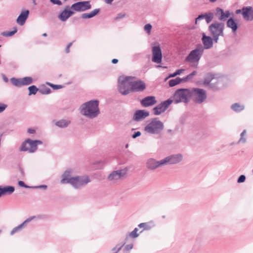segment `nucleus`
Here are the masks:
<instances>
[{
    "mask_svg": "<svg viewBox=\"0 0 253 253\" xmlns=\"http://www.w3.org/2000/svg\"><path fill=\"white\" fill-rule=\"evenodd\" d=\"M90 181L89 177L87 175L73 176L71 179L70 184L75 189H79L85 186Z\"/></svg>",
    "mask_w": 253,
    "mask_h": 253,
    "instance_id": "obj_9",
    "label": "nucleus"
},
{
    "mask_svg": "<svg viewBox=\"0 0 253 253\" xmlns=\"http://www.w3.org/2000/svg\"><path fill=\"white\" fill-rule=\"evenodd\" d=\"M190 97H192L194 102L201 104L207 99L206 91L202 88H192L190 89Z\"/></svg>",
    "mask_w": 253,
    "mask_h": 253,
    "instance_id": "obj_8",
    "label": "nucleus"
},
{
    "mask_svg": "<svg viewBox=\"0 0 253 253\" xmlns=\"http://www.w3.org/2000/svg\"><path fill=\"white\" fill-rule=\"evenodd\" d=\"M3 195L2 189L0 187V197Z\"/></svg>",
    "mask_w": 253,
    "mask_h": 253,
    "instance_id": "obj_64",
    "label": "nucleus"
},
{
    "mask_svg": "<svg viewBox=\"0 0 253 253\" xmlns=\"http://www.w3.org/2000/svg\"><path fill=\"white\" fill-rule=\"evenodd\" d=\"M18 185L20 187H25L26 188H30L33 187L29 186L25 184V183L23 181H19L18 182Z\"/></svg>",
    "mask_w": 253,
    "mask_h": 253,
    "instance_id": "obj_46",
    "label": "nucleus"
},
{
    "mask_svg": "<svg viewBox=\"0 0 253 253\" xmlns=\"http://www.w3.org/2000/svg\"><path fill=\"white\" fill-rule=\"evenodd\" d=\"M246 134V130H244L240 134V138L238 141V143H245L246 142L245 135Z\"/></svg>",
    "mask_w": 253,
    "mask_h": 253,
    "instance_id": "obj_39",
    "label": "nucleus"
},
{
    "mask_svg": "<svg viewBox=\"0 0 253 253\" xmlns=\"http://www.w3.org/2000/svg\"><path fill=\"white\" fill-rule=\"evenodd\" d=\"M132 76H121L118 79V89L120 92L126 95L131 92V80L134 79Z\"/></svg>",
    "mask_w": 253,
    "mask_h": 253,
    "instance_id": "obj_2",
    "label": "nucleus"
},
{
    "mask_svg": "<svg viewBox=\"0 0 253 253\" xmlns=\"http://www.w3.org/2000/svg\"><path fill=\"white\" fill-rule=\"evenodd\" d=\"M140 103L142 106L147 107L155 104L157 100L155 96H148L141 100Z\"/></svg>",
    "mask_w": 253,
    "mask_h": 253,
    "instance_id": "obj_22",
    "label": "nucleus"
},
{
    "mask_svg": "<svg viewBox=\"0 0 253 253\" xmlns=\"http://www.w3.org/2000/svg\"><path fill=\"white\" fill-rule=\"evenodd\" d=\"M98 105L99 101L97 100L84 103L81 107V113L90 119L94 118L100 113Z\"/></svg>",
    "mask_w": 253,
    "mask_h": 253,
    "instance_id": "obj_1",
    "label": "nucleus"
},
{
    "mask_svg": "<svg viewBox=\"0 0 253 253\" xmlns=\"http://www.w3.org/2000/svg\"><path fill=\"white\" fill-rule=\"evenodd\" d=\"M180 80L179 77H177L174 79H171L169 82V86L173 87L177 84H180Z\"/></svg>",
    "mask_w": 253,
    "mask_h": 253,
    "instance_id": "obj_34",
    "label": "nucleus"
},
{
    "mask_svg": "<svg viewBox=\"0 0 253 253\" xmlns=\"http://www.w3.org/2000/svg\"><path fill=\"white\" fill-rule=\"evenodd\" d=\"M70 123V121L62 119L56 122L55 125L59 127L64 128L67 127Z\"/></svg>",
    "mask_w": 253,
    "mask_h": 253,
    "instance_id": "obj_31",
    "label": "nucleus"
},
{
    "mask_svg": "<svg viewBox=\"0 0 253 253\" xmlns=\"http://www.w3.org/2000/svg\"><path fill=\"white\" fill-rule=\"evenodd\" d=\"M50 1L54 4H56L58 5H61L62 3L60 0H50Z\"/></svg>",
    "mask_w": 253,
    "mask_h": 253,
    "instance_id": "obj_50",
    "label": "nucleus"
},
{
    "mask_svg": "<svg viewBox=\"0 0 253 253\" xmlns=\"http://www.w3.org/2000/svg\"><path fill=\"white\" fill-rule=\"evenodd\" d=\"M231 109L236 112H240L245 109L244 105H241L238 103L233 104L231 106Z\"/></svg>",
    "mask_w": 253,
    "mask_h": 253,
    "instance_id": "obj_32",
    "label": "nucleus"
},
{
    "mask_svg": "<svg viewBox=\"0 0 253 253\" xmlns=\"http://www.w3.org/2000/svg\"><path fill=\"white\" fill-rule=\"evenodd\" d=\"M185 77L187 79L188 81L191 80L193 78V77L191 76V75L190 74H189L188 75L186 76Z\"/></svg>",
    "mask_w": 253,
    "mask_h": 253,
    "instance_id": "obj_59",
    "label": "nucleus"
},
{
    "mask_svg": "<svg viewBox=\"0 0 253 253\" xmlns=\"http://www.w3.org/2000/svg\"><path fill=\"white\" fill-rule=\"evenodd\" d=\"M204 51V48L201 44L196 46L195 49L190 51L185 58V61L190 63L198 62Z\"/></svg>",
    "mask_w": 253,
    "mask_h": 253,
    "instance_id": "obj_6",
    "label": "nucleus"
},
{
    "mask_svg": "<svg viewBox=\"0 0 253 253\" xmlns=\"http://www.w3.org/2000/svg\"><path fill=\"white\" fill-rule=\"evenodd\" d=\"M214 18V13L211 12H206L199 15L195 20L196 23L200 20L205 19L207 23H210Z\"/></svg>",
    "mask_w": 253,
    "mask_h": 253,
    "instance_id": "obj_25",
    "label": "nucleus"
},
{
    "mask_svg": "<svg viewBox=\"0 0 253 253\" xmlns=\"http://www.w3.org/2000/svg\"><path fill=\"white\" fill-rule=\"evenodd\" d=\"M144 28L147 33L150 34L152 29V25L150 24H147L144 26Z\"/></svg>",
    "mask_w": 253,
    "mask_h": 253,
    "instance_id": "obj_43",
    "label": "nucleus"
},
{
    "mask_svg": "<svg viewBox=\"0 0 253 253\" xmlns=\"http://www.w3.org/2000/svg\"><path fill=\"white\" fill-rule=\"evenodd\" d=\"M2 77L4 82L7 83L8 82V79L5 75L2 74Z\"/></svg>",
    "mask_w": 253,
    "mask_h": 253,
    "instance_id": "obj_57",
    "label": "nucleus"
},
{
    "mask_svg": "<svg viewBox=\"0 0 253 253\" xmlns=\"http://www.w3.org/2000/svg\"><path fill=\"white\" fill-rule=\"evenodd\" d=\"M3 195L5 194H11L14 191V187L11 186H6L2 188Z\"/></svg>",
    "mask_w": 253,
    "mask_h": 253,
    "instance_id": "obj_33",
    "label": "nucleus"
},
{
    "mask_svg": "<svg viewBox=\"0 0 253 253\" xmlns=\"http://www.w3.org/2000/svg\"><path fill=\"white\" fill-rule=\"evenodd\" d=\"M28 90L29 91V95H31L32 94L35 95L38 90L39 91V89L34 85L30 86L28 87Z\"/></svg>",
    "mask_w": 253,
    "mask_h": 253,
    "instance_id": "obj_35",
    "label": "nucleus"
},
{
    "mask_svg": "<svg viewBox=\"0 0 253 253\" xmlns=\"http://www.w3.org/2000/svg\"><path fill=\"white\" fill-rule=\"evenodd\" d=\"M28 132L30 134H33L35 132V130L33 128H28Z\"/></svg>",
    "mask_w": 253,
    "mask_h": 253,
    "instance_id": "obj_56",
    "label": "nucleus"
},
{
    "mask_svg": "<svg viewBox=\"0 0 253 253\" xmlns=\"http://www.w3.org/2000/svg\"><path fill=\"white\" fill-rule=\"evenodd\" d=\"M91 5L89 1H82L74 3L71 6V8L76 11H84L90 9Z\"/></svg>",
    "mask_w": 253,
    "mask_h": 253,
    "instance_id": "obj_13",
    "label": "nucleus"
},
{
    "mask_svg": "<svg viewBox=\"0 0 253 253\" xmlns=\"http://www.w3.org/2000/svg\"><path fill=\"white\" fill-rule=\"evenodd\" d=\"M133 247V244H129L125 246L124 251H128L131 250Z\"/></svg>",
    "mask_w": 253,
    "mask_h": 253,
    "instance_id": "obj_48",
    "label": "nucleus"
},
{
    "mask_svg": "<svg viewBox=\"0 0 253 253\" xmlns=\"http://www.w3.org/2000/svg\"><path fill=\"white\" fill-rule=\"evenodd\" d=\"M138 229L137 228H135L134 229L128 234L126 237H130L132 238H136L139 236V234L137 233Z\"/></svg>",
    "mask_w": 253,
    "mask_h": 253,
    "instance_id": "obj_36",
    "label": "nucleus"
},
{
    "mask_svg": "<svg viewBox=\"0 0 253 253\" xmlns=\"http://www.w3.org/2000/svg\"><path fill=\"white\" fill-rule=\"evenodd\" d=\"M162 60V53L160 46H154L152 47V61L156 63H160Z\"/></svg>",
    "mask_w": 253,
    "mask_h": 253,
    "instance_id": "obj_18",
    "label": "nucleus"
},
{
    "mask_svg": "<svg viewBox=\"0 0 253 253\" xmlns=\"http://www.w3.org/2000/svg\"><path fill=\"white\" fill-rule=\"evenodd\" d=\"M7 107V105L4 103H0V113L3 112Z\"/></svg>",
    "mask_w": 253,
    "mask_h": 253,
    "instance_id": "obj_45",
    "label": "nucleus"
},
{
    "mask_svg": "<svg viewBox=\"0 0 253 253\" xmlns=\"http://www.w3.org/2000/svg\"><path fill=\"white\" fill-rule=\"evenodd\" d=\"M104 0L106 3L111 4L114 0Z\"/></svg>",
    "mask_w": 253,
    "mask_h": 253,
    "instance_id": "obj_61",
    "label": "nucleus"
},
{
    "mask_svg": "<svg viewBox=\"0 0 253 253\" xmlns=\"http://www.w3.org/2000/svg\"><path fill=\"white\" fill-rule=\"evenodd\" d=\"M215 80L214 75L211 73H209L204 78L203 84L205 86H208L212 89L217 90L219 88L220 82L218 80L213 82V81Z\"/></svg>",
    "mask_w": 253,
    "mask_h": 253,
    "instance_id": "obj_10",
    "label": "nucleus"
},
{
    "mask_svg": "<svg viewBox=\"0 0 253 253\" xmlns=\"http://www.w3.org/2000/svg\"><path fill=\"white\" fill-rule=\"evenodd\" d=\"M118 62V60L117 59H113L112 60V63L113 64H116Z\"/></svg>",
    "mask_w": 253,
    "mask_h": 253,
    "instance_id": "obj_63",
    "label": "nucleus"
},
{
    "mask_svg": "<svg viewBox=\"0 0 253 253\" xmlns=\"http://www.w3.org/2000/svg\"><path fill=\"white\" fill-rule=\"evenodd\" d=\"M216 14L219 16L218 19L221 21L225 20L230 15V12L229 10L224 11V10L220 7L216 8Z\"/></svg>",
    "mask_w": 253,
    "mask_h": 253,
    "instance_id": "obj_28",
    "label": "nucleus"
},
{
    "mask_svg": "<svg viewBox=\"0 0 253 253\" xmlns=\"http://www.w3.org/2000/svg\"><path fill=\"white\" fill-rule=\"evenodd\" d=\"M72 172L73 170L71 169H68L65 170L61 176V183L63 184L66 183L70 184V181L73 178L72 176Z\"/></svg>",
    "mask_w": 253,
    "mask_h": 253,
    "instance_id": "obj_24",
    "label": "nucleus"
},
{
    "mask_svg": "<svg viewBox=\"0 0 253 253\" xmlns=\"http://www.w3.org/2000/svg\"><path fill=\"white\" fill-rule=\"evenodd\" d=\"M125 243L123 244H117L116 247H114L112 249V251H115V252L111 253H118L123 248V247L125 245Z\"/></svg>",
    "mask_w": 253,
    "mask_h": 253,
    "instance_id": "obj_41",
    "label": "nucleus"
},
{
    "mask_svg": "<svg viewBox=\"0 0 253 253\" xmlns=\"http://www.w3.org/2000/svg\"><path fill=\"white\" fill-rule=\"evenodd\" d=\"M243 17L247 21L253 20V7L251 6H244L243 7Z\"/></svg>",
    "mask_w": 253,
    "mask_h": 253,
    "instance_id": "obj_20",
    "label": "nucleus"
},
{
    "mask_svg": "<svg viewBox=\"0 0 253 253\" xmlns=\"http://www.w3.org/2000/svg\"><path fill=\"white\" fill-rule=\"evenodd\" d=\"M97 163L101 165V166L99 167V168H102L104 166V162L102 161H99V162H97Z\"/></svg>",
    "mask_w": 253,
    "mask_h": 253,
    "instance_id": "obj_60",
    "label": "nucleus"
},
{
    "mask_svg": "<svg viewBox=\"0 0 253 253\" xmlns=\"http://www.w3.org/2000/svg\"><path fill=\"white\" fill-rule=\"evenodd\" d=\"M35 218V216H31L29 218H28L26 220H25L22 223L20 224L18 226L14 227L12 231L10 232V235H14L16 232L20 231L22 230L25 226L29 222H30L31 220H32L33 219Z\"/></svg>",
    "mask_w": 253,
    "mask_h": 253,
    "instance_id": "obj_27",
    "label": "nucleus"
},
{
    "mask_svg": "<svg viewBox=\"0 0 253 253\" xmlns=\"http://www.w3.org/2000/svg\"><path fill=\"white\" fill-rule=\"evenodd\" d=\"M149 112L145 110H137L133 116V120L135 122H140L144 120L149 116Z\"/></svg>",
    "mask_w": 253,
    "mask_h": 253,
    "instance_id": "obj_19",
    "label": "nucleus"
},
{
    "mask_svg": "<svg viewBox=\"0 0 253 253\" xmlns=\"http://www.w3.org/2000/svg\"><path fill=\"white\" fill-rule=\"evenodd\" d=\"M183 159V156L181 154L172 155L165 158L163 159L164 165L167 164H176L180 162Z\"/></svg>",
    "mask_w": 253,
    "mask_h": 253,
    "instance_id": "obj_15",
    "label": "nucleus"
},
{
    "mask_svg": "<svg viewBox=\"0 0 253 253\" xmlns=\"http://www.w3.org/2000/svg\"><path fill=\"white\" fill-rule=\"evenodd\" d=\"M74 14V12L70 9V7L67 6L59 14L58 17L62 21H66L70 16Z\"/></svg>",
    "mask_w": 253,
    "mask_h": 253,
    "instance_id": "obj_21",
    "label": "nucleus"
},
{
    "mask_svg": "<svg viewBox=\"0 0 253 253\" xmlns=\"http://www.w3.org/2000/svg\"><path fill=\"white\" fill-rule=\"evenodd\" d=\"M202 41L204 45L203 46L204 49H210L213 46L214 40L213 38H211V36H207L204 34L202 38Z\"/></svg>",
    "mask_w": 253,
    "mask_h": 253,
    "instance_id": "obj_23",
    "label": "nucleus"
},
{
    "mask_svg": "<svg viewBox=\"0 0 253 253\" xmlns=\"http://www.w3.org/2000/svg\"><path fill=\"white\" fill-rule=\"evenodd\" d=\"M180 84L181 83H185V82H188V80L187 79H186V78L185 77L183 78H180Z\"/></svg>",
    "mask_w": 253,
    "mask_h": 253,
    "instance_id": "obj_55",
    "label": "nucleus"
},
{
    "mask_svg": "<svg viewBox=\"0 0 253 253\" xmlns=\"http://www.w3.org/2000/svg\"><path fill=\"white\" fill-rule=\"evenodd\" d=\"M39 92L42 94H48L51 92V89L46 87H43L39 89Z\"/></svg>",
    "mask_w": 253,
    "mask_h": 253,
    "instance_id": "obj_40",
    "label": "nucleus"
},
{
    "mask_svg": "<svg viewBox=\"0 0 253 253\" xmlns=\"http://www.w3.org/2000/svg\"><path fill=\"white\" fill-rule=\"evenodd\" d=\"M47 84L49 85L50 86L52 87L54 89H57L61 88L62 87V86L61 85L53 84L49 83H47Z\"/></svg>",
    "mask_w": 253,
    "mask_h": 253,
    "instance_id": "obj_44",
    "label": "nucleus"
},
{
    "mask_svg": "<svg viewBox=\"0 0 253 253\" xmlns=\"http://www.w3.org/2000/svg\"><path fill=\"white\" fill-rule=\"evenodd\" d=\"M10 81L13 85L17 87L29 85L33 83V79L30 77H26L23 78H12Z\"/></svg>",
    "mask_w": 253,
    "mask_h": 253,
    "instance_id": "obj_12",
    "label": "nucleus"
},
{
    "mask_svg": "<svg viewBox=\"0 0 253 253\" xmlns=\"http://www.w3.org/2000/svg\"><path fill=\"white\" fill-rule=\"evenodd\" d=\"M17 31L16 28H14V30L10 32H3L1 33V35L4 37H10L14 35Z\"/></svg>",
    "mask_w": 253,
    "mask_h": 253,
    "instance_id": "obj_37",
    "label": "nucleus"
},
{
    "mask_svg": "<svg viewBox=\"0 0 253 253\" xmlns=\"http://www.w3.org/2000/svg\"><path fill=\"white\" fill-rule=\"evenodd\" d=\"M190 98V89L189 88H180L177 89L173 96L172 102L175 104H178L180 102L188 103Z\"/></svg>",
    "mask_w": 253,
    "mask_h": 253,
    "instance_id": "obj_3",
    "label": "nucleus"
},
{
    "mask_svg": "<svg viewBox=\"0 0 253 253\" xmlns=\"http://www.w3.org/2000/svg\"><path fill=\"white\" fill-rule=\"evenodd\" d=\"M163 165H164L163 159L160 161H157L155 159L149 158L146 163V168L150 170H155Z\"/></svg>",
    "mask_w": 253,
    "mask_h": 253,
    "instance_id": "obj_16",
    "label": "nucleus"
},
{
    "mask_svg": "<svg viewBox=\"0 0 253 253\" xmlns=\"http://www.w3.org/2000/svg\"><path fill=\"white\" fill-rule=\"evenodd\" d=\"M42 141L41 140H33L31 139H27L25 140L19 148L20 151H28L29 153H34L38 149V145L42 144Z\"/></svg>",
    "mask_w": 253,
    "mask_h": 253,
    "instance_id": "obj_7",
    "label": "nucleus"
},
{
    "mask_svg": "<svg viewBox=\"0 0 253 253\" xmlns=\"http://www.w3.org/2000/svg\"><path fill=\"white\" fill-rule=\"evenodd\" d=\"M140 135H141L140 131H138L136 132H134V133L132 135V137L133 138H136V137H137Z\"/></svg>",
    "mask_w": 253,
    "mask_h": 253,
    "instance_id": "obj_51",
    "label": "nucleus"
},
{
    "mask_svg": "<svg viewBox=\"0 0 253 253\" xmlns=\"http://www.w3.org/2000/svg\"><path fill=\"white\" fill-rule=\"evenodd\" d=\"M126 16V14L124 13H120L119 14H117V16H116L115 19L116 20H118V19H122V18H123L124 17H125Z\"/></svg>",
    "mask_w": 253,
    "mask_h": 253,
    "instance_id": "obj_49",
    "label": "nucleus"
},
{
    "mask_svg": "<svg viewBox=\"0 0 253 253\" xmlns=\"http://www.w3.org/2000/svg\"><path fill=\"white\" fill-rule=\"evenodd\" d=\"M192 77H193L194 76H195L197 74V71H194L191 73L190 74Z\"/></svg>",
    "mask_w": 253,
    "mask_h": 253,
    "instance_id": "obj_62",
    "label": "nucleus"
},
{
    "mask_svg": "<svg viewBox=\"0 0 253 253\" xmlns=\"http://www.w3.org/2000/svg\"><path fill=\"white\" fill-rule=\"evenodd\" d=\"M227 27L231 28L233 33H235L238 29V24L235 22V20L231 17L227 21L226 23Z\"/></svg>",
    "mask_w": 253,
    "mask_h": 253,
    "instance_id": "obj_29",
    "label": "nucleus"
},
{
    "mask_svg": "<svg viewBox=\"0 0 253 253\" xmlns=\"http://www.w3.org/2000/svg\"><path fill=\"white\" fill-rule=\"evenodd\" d=\"M126 174V170L125 169H119L114 170L109 174L107 179L109 181L115 182L124 177Z\"/></svg>",
    "mask_w": 253,
    "mask_h": 253,
    "instance_id": "obj_14",
    "label": "nucleus"
},
{
    "mask_svg": "<svg viewBox=\"0 0 253 253\" xmlns=\"http://www.w3.org/2000/svg\"><path fill=\"white\" fill-rule=\"evenodd\" d=\"M164 125L163 123L156 118L151 120L144 127V130L150 134H158L163 130Z\"/></svg>",
    "mask_w": 253,
    "mask_h": 253,
    "instance_id": "obj_5",
    "label": "nucleus"
},
{
    "mask_svg": "<svg viewBox=\"0 0 253 253\" xmlns=\"http://www.w3.org/2000/svg\"><path fill=\"white\" fill-rule=\"evenodd\" d=\"M244 10H243V8L241 9H237L236 10L235 13L237 14H242L243 15Z\"/></svg>",
    "mask_w": 253,
    "mask_h": 253,
    "instance_id": "obj_54",
    "label": "nucleus"
},
{
    "mask_svg": "<svg viewBox=\"0 0 253 253\" xmlns=\"http://www.w3.org/2000/svg\"><path fill=\"white\" fill-rule=\"evenodd\" d=\"M32 188H42V189L45 190V189H47V186L46 185H40V186L33 187Z\"/></svg>",
    "mask_w": 253,
    "mask_h": 253,
    "instance_id": "obj_52",
    "label": "nucleus"
},
{
    "mask_svg": "<svg viewBox=\"0 0 253 253\" xmlns=\"http://www.w3.org/2000/svg\"><path fill=\"white\" fill-rule=\"evenodd\" d=\"M72 45V42H70L68 43V44L67 45L66 48V53H69L70 52V47L71 46V45Z\"/></svg>",
    "mask_w": 253,
    "mask_h": 253,
    "instance_id": "obj_53",
    "label": "nucleus"
},
{
    "mask_svg": "<svg viewBox=\"0 0 253 253\" xmlns=\"http://www.w3.org/2000/svg\"><path fill=\"white\" fill-rule=\"evenodd\" d=\"M224 24L217 21L211 24L208 27L210 35L213 38L214 42L217 43L219 36H223Z\"/></svg>",
    "mask_w": 253,
    "mask_h": 253,
    "instance_id": "obj_4",
    "label": "nucleus"
},
{
    "mask_svg": "<svg viewBox=\"0 0 253 253\" xmlns=\"http://www.w3.org/2000/svg\"><path fill=\"white\" fill-rule=\"evenodd\" d=\"M100 11L99 8L94 9L89 13H84L81 15V18L84 19L92 18L97 15Z\"/></svg>",
    "mask_w": 253,
    "mask_h": 253,
    "instance_id": "obj_30",
    "label": "nucleus"
},
{
    "mask_svg": "<svg viewBox=\"0 0 253 253\" xmlns=\"http://www.w3.org/2000/svg\"><path fill=\"white\" fill-rule=\"evenodd\" d=\"M131 91L141 92L146 89V84L141 80H131Z\"/></svg>",
    "mask_w": 253,
    "mask_h": 253,
    "instance_id": "obj_17",
    "label": "nucleus"
},
{
    "mask_svg": "<svg viewBox=\"0 0 253 253\" xmlns=\"http://www.w3.org/2000/svg\"><path fill=\"white\" fill-rule=\"evenodd\" d=\"M172 103V100L170 98L162 102L153 109L154 114L155 115H160L165 112Z\"/></svg>",
    "mask_w": 253,
    "mask_h": 253,
    "instance_id": "obj_11",
    "label": "nucleus"
},
{
    "mask_svg": "<svg viewBox=\"0 0 253 253\" xmlns=\"http://www.w3.org/2000/svg\"><path fill=\"white\" fill-rule=\"evenodd\" d=\"M184 71V69H178L173 73L169 74V76H168V77H167L166 80H167L169 78H170L175 77L176 76L180 75Z\"/></svg>",
    "mask_w": 253,
    "mask_h": 253,
    "instance_id": "obj_38",
    "label": "nucleus"
},
{
    "mask_svg": "<svg viewBox=\"0 0 253 253\" xmlns=\"http://www.w3.org/2000/svg\"><path fill=\"white\" fill-rule=\"evenodd\" d=\"M19 171L22 175V176H25V172L24 169L22 168H19Z\"/></svg>",
    "mask_w": 253,
    "mask_h": 253,
    "instance_id": "obj_58",
    "label": "nucleus"
},
{
    "mask_svg": "<svg viewBox=\"0 0 253 253\" xmlns=\"http://www.w3.org/2000/svg\"><path fill=\"white\" fill-rule=\"evenodd\" d=\"M246 180V176L244 175H240L237 180V182L239 183L244 182Z\"/></svg>",
    "mask_w": 253,
    "mask_h": 253,
    "instance_id": "obj_47",
    "label": "nucleus"
},
{
    "mask_svg": "<svg viewBox=\"0 0 253 253\" xmlns=\"http://www.w3.org/2000/svg\"><path fill=\"white\" fill-rule=\"evenodd\" d=\"M29 14V10H22L17 18L16 22L20 26L23 25Z\"/></svg>",
    "mask_w": 253,
    "mask_h": 253,
    "instance_id": "obj_26",
    "label": "nucleus"
},
{
    "mask_svg": "<svg viewBox=\"0 0 253 253\" xmlns=\"http://www.w3.org/2000/svg\"><path fill=\"white\" fill-rule=\"evenodd\" d=\"M138 227L140 228H144L145 230H149L150 229V226L147 223H141L138 225Z\"/></svg>",
    "mask_w": 253,
    "mask_h": 253,
    "instance_id": "obj_42",
    "label": "nucleus"
}]
</instances>
